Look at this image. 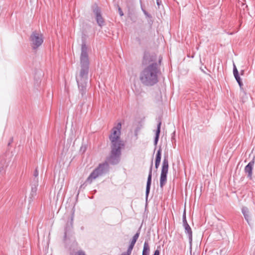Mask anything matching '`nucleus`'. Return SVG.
Returning a JSON list of instances; mask_svg holds the SVG:
<instances>
[{"label":"nucleus","instance_id":"cd10ccee","mask_svg":"<svg viewBox=\"0 0 255 255\" xmlns=\"http://www.w3.org/2000/svg\"><path fill=\"white\" fill-rule=\"evenodd\" d=\"M4 171V167L3 166L0 167V173L3 172Z\"/></svg>","mask_w":255,"mask_h":255},{"label":"nucleus","instance_id":"b1692460","mask_svg":"<svg viewBox=\"0 0 255 255\" xmlns=\"http://www.w3.org/2000/svg\"><path fill=\"white\" fill-rule=\"evenodd\" d=\"M115 5L117 6L118 8V11H119V14L120 15V16H123L124 12H123L122 8L120 7V6L119 5V4H117Z\"/></svg>","mask_w":255,"mask_h":255},{"label":"nucleus","instance_id":"2eb2a0df","mask_svg":"<svg viewBox=\"0 0 255 255\" xmlns=\"http://www.w3.org/2000/svg\"><path fill=\"white\" fill-rule=\"evenodd\" d=\"M73 216L71 217V222H70V226H68L65 228V233H64V238L66 239L67 238V236L68 234L69 230H70L71 228H72V225H73Z\"/></svg>","mask_w":255,"mask_h":255},{"label":"nucleus","instance_id":"2f4dec72","mask_svg":"<svg viewBox=\"0 0 255 255\" xmlns=\"http://www.w3.org/2000/svg\"><path fill=\"white\" fill-rule=\"evenodd\" d=\"M142 255H143V254H142Z\"/></svg>","mask_w":255,"mask_h":255},{"label":"nucleus","instance_id":"6e6552de","mask_svg":"<svg viewBox=\"0 0 255 255\" xmlns=\"http://www.w3.org/2000/svg\"><path fill=\"white\" fill-rule=\"evenodd\" d=\"M92 10L96 16V19L98 25L100 27H102L105 25V20L102 16L100 8L97 4H95L92 6Z\"/></svg>","mask_w":255,"mask_h":255},{"label":"nucleus","instance_id":"6ab92c4d","mask_svg":"<svg viewBox=\"0 0 255 255\" xmlns=\"http://www.w3.org/2000/svg\"><path fill=\"white\" fill-rule=\"evenodd\" d=\"M233 74H234L235 79H236L237 77H240L237 68L234 64V67H233Z\"/></svg>","mask_w":255,"mask_h":255},{"label":"nucleus","instance_id":"f3484780","mask_svg":"<svg viewBox=\"0 0 255 255\" xmlns=\"http://www.w3.org/2000/svg\"><path fill=\"white\" fill-rule=\"evenodd\" d=\"M161 158V149L160 147L157 151L155 161L157 162L160 163Z\"/></svg>","mask_w":255,"mask_h":255},{"label":"nucleus","instance_id":"5701e85b","mask_svg":"<svg viewBox=\"0 0 255 255\" xmlns=\"http://www.w3.org/2000/svg\"><path fill=\"white\" fill-rule=\"evenodd\" d=\"M182 219H183V225H185V224H188L187 221L186 220V212H185V211H184V213H183V214Z\"/></svg>","mask_w":255,"mask_h":255},{"label":"nucleus","instance_id":"aec40b11","mask_svg":"<svg viewBox=\"0 0 255 255\" xmlns=\"http://www.w3.org/2000/svg\"><path fill=\"white\" fill-rule=\"evenodd\" d=\"M33 176L34 177V181L35 182V184L38 183V178L37 177L38 176V171L37 168L35 169L34 173Z\"/></svg>","mask_w":255,"mask_h":255},{"label":"nucleus","instance_id":"423d86ee","mask_svg":"<svg viewBox=\"0 0 255 255\" xmlns=\"http://www.w3.org/2000/svg\"><path fill=\"white\" fill-rule=\"evenodd\" d=\"M121 128V123H119L116 127L112 128V133L109 136L111 145H124L123 141L120 139Z\"/></svg>","mask_w":255,"mask_h":255},{"label":"nucleus","instance_id":"a878e982","mask_svg":"<svg viewBox=\"0 0 255 255\" xmlns=\"http://www.w3.org/2000/svg\"><path fill=\"white\" fill-rule=\"evenodd\" d=\"M76 255H86L85 253L83 251H79L76 253Z\"/></svg>","mask_w":255,"mask_h":255},{"label":"nucleus","instance_id":"c756f323","mask_svg":"<svg viewBox=\"0 0 255 255\" xmlns=\"http://www.w3.org/2000/svg\"><path fill=\"white\" fill-rule=\"evenodd\" d=\"M244 70H242V71H241V75H243V74H244Z\"/></svg>","mask_w":255,"mask_h":255},{"label":"nucleus","instance_id":"412c9836","mask_svg":"<svg viewBox=\"0 0 255 255\" xmlns=\"http://www.w3.org/2000/svg\"><path fill=\"white\" fill-rule=\"evenodd\" d=\"M236 80L237 82H238V83L240 87L241 90H243V83L242 82V80H241L240 77H237L236 79Z\"/></svg>","mask_w":255,"mask_h":255},{"label":"nucleus","instance_id":"393cba45","mask_svg":"<svg viewBox=\"0 0 255 255\" xmlns=\"http://www.w3.org/2000/svg\"><path fill=\"white\" fill-rule=\"evenodd\" d=\"M160 246L157 247V249L154 251L153 255H160Z\"/></svg>","mask_w":255,"mask_h":255},{"label":"nucleus","instance_id":"a211bd4d","mask_svg":"<svg viewBox=\"0 0 255 255\" xmlns=\"http://www.w3.org/2000/svg\"><path fill=\"white\" fill-rule=\"evenodd\" d=\"M38 184H35L34 185V186L31 187V196L32 197H33L36 195V191H37V186Z\"/></svg>","mask_w":255,"mask_h":255},{"label":"nucleus","instance_id":"0eeeda50","mask_svg":"<svg viewBox=\"0 0 255 255\" xmlns=\"http://www.w3.org/2000/svg\"><path fill=\"white\" fill-rule=\"evenodd\" d=\"M168 156H164L162 164V169L160 177V187L162 188L167 182V175L168 171Z\"/></svg>","mask_w":255,"mask_h":255},{"label":"nucleus","instance_id":"dca6fc26","mask_svg":"<svg viewBox=\"0 0 255 255\" xmlns=\"http://www.w3.org/2000/svg\"><path fill=\"white\" fill-rule=\"evenodd\" d=\"M135 243L131 241L127 252H125V253L130 255Z\"/></svg>","mask_w":255,"mask_h":255},{"label":"nucleus","instance_id":"9b49d317","mask_svg":"<svg viewBox=\"0 0 255 255\" xmlns=\"http://www.w3.org/2000/svg\"><path fill=\"white\" fill-rule=\"evenodd\" d=\"M183 226L185 229L186 234L188 236L189 243L191 244L192 241V231L191 228L188 224H185Z\"/></svg>","mask_w":255,"mask_h":255},{"label":"nucleus","instance_id":"4468645a","mask_svg":"<svg viewBox=\"0 0 255 255\" xmlns=\"http://www.w3.org/2000/svg\"><path fill=\"white\" fill-rule=\"evenodd\" d=\"M150 251L149 246L147 241L144 243L142 254L149 255Z\"/></svg>","mask_w":255,"mask_h":255},{"label":"nucleus","instance_id":"1a4fd4ad","mask_svg":"<svg viewBox=\"0 0 255 255\" xmlns=\"http://www.w3.org/2000/svg\"><path fill=\"white\" fill-rule=\"evenodd\" d=\"M152 167H153V160H151L148 175L147 177V180L146 182V191H145V199L146 201L147 200L148 195L150 192V186L151 184V179H152Z\"/></svg>","mask_w":255,"mask_h":255},{"label":"nucleus","instance_id":"20e7f679","mask_svg":"<svg viewBox=\"0 0 255 255\" xmlns=\"http://www.w3.org/2000/svg\"><path fill=\"white\" fill-rule=\"evenodd\" d=\"M124 145H111V151L107 160L109 163L116 165L119 163L121 155V149Z\"/></svg>","mask_w":255,"mask_h":255},{"label":"nucleus","instance_id":"ddd939ff","mask_svg":"<svg viewBox=\"0 0 255 255\" xmlns=\"http://www.w3.org/2000/svg\"><path fill=\"white\" fill-rule=\"evenodd\" d=\"M242 212L244 216L245 220L249 224L250 215L248 208L246 207H243L242 209Z\"/></svg>","mask_w":255,"mask_h":255},{"label":"nucleus","instance_id":"7ed1b4c3","mask_svg":"<svg viewBox=\"0 0 255 255\" xmlns=\"http://www.w3.org/2000/svg\"><path fill=\"white\" fill-rule=\"evenodd\" d=\"M109 165L107 162L100 164L90 174L85 183L81 185L80 189L84 188L87 184H91L93 180L98 176L102 175L106 173L108 170Z\"/></svg>","mask_w":255,"mask_h":255},{"label":"nucleus","instance_id":"f257e3e1","mask_svg":"<svg viewBox=\"0 0 255 255\" xmlns=\"http://www.w3.org/2000/svg\"><path fill=\"white\" fill-rule=\"evenodd\" d=\"M161 60V59H159L157 62L155 54L144 53L142 62L144 67L139 74V80L143 85L152 86L158 83Z\"/></svg>","mask_w":255,"mask_h":255},{"label":"nucleus","instance_id":"bb28decb","mask_svg":"<svg viewBox=\"0 0 255 255\" xmlns=\"http://www.w3.org/2000/svg\"><path fill=\"white\" fill-rule=\"evenodd\" d=\"M160 165V163L157 162L155 161V167L156 169H157Z\"/></svg>","mask_w":255,"mask_h":255},{"label":"nucleus","instance_id":"7c9ffc66","mask_svg":"<svg viewBox=\"0 0 255 255\" xmlns=\"http://www.w3.org/2000/svg\"><path fill=\"white\" fill-rule=\"evenodd\" d=\"M156 3H157V4L158 5L160 4L159 0L158 1H156Z\"/></svg>","mask_w":255,"mask_h":255},{"label":"nucleus","instance_id":"f03ea898","mask_svg":"<svg viewBox=\"0 0 255 255\" xmlns=\"http://www.w3.org/2000/svg\"><path fill=\"white\" fill-rule=\"evenodd\" d=\"M88 48L85 40L81 44L80 63L81 69L79 75L76 77V81L80 92L83 96L87 91V84L88 81L90 61L89 59Z\"/></svg>","mask_w":255,"mask_h":255},{"label":"nucleus","instance_id":"4be33fe9","mask_svg":"<svg viewBox=\"0 0 255 255\" xmlns=\"http://www.w3.org/2000/svg\"><path fill=\"white\" fill-rule=\"evenodd\" d=\"M139 234H140V232H139V231H138L137 232V233L132 237L131 241H132L134 242H136L139 237Z\"/></svg>","mask_w":255,"mask_h":255},{"label":"nucleus","instance_id":"f8f14e48","mask_svg":"<svg viewBox=\"0 0 255 255\" xmlns=\"http://www.w3.org/2000/svg\"><path fill=\"white\" fill-rule=\"evenodd\" d=\"M161 123L159 122L157 126V129L155 132V135L154 137V144L156 146L157 145V142L159 140V134L160 132V128H161Z\"/></svg>","mask_w":255,"mask_h":255},{"label":"nucleus","instance_id":"9d476101","mask_svg":"<svg viewBox=\"0 0 255 255\" xmlns=\"http://www.w3.org/2000/svg\"><path fill=\"white\" fill-rule=\"evenodd\" d=\"M255 158L254 156L253 159L245 166V172L247 174V178L250 180L252 179L253 170L255 165Z\"/></svg>","mask_w":255,"mask_h":255},{"label":"nucleus","instance_id":"c85d7f7f","mask_svg":"<svg viewBox=\"0 0 255 255\" xmlns=\"http://www.w3.org/2000/svg\"><path fill=\"white\" fill-rule=\"evenodd\" d=\"M142 10L143 11L144 14L145 15H146L147 16H148V17L150 16V15L148 13V12L146 10H144L143 9H142Z\"/></svg>","mask_w":255,"mask_h":255},{"label":"nucleus","instance_id":"39448f33","mask_svg":"<svg viewBox=\"0 0 255 255\" xmlns=\"http://www.w3.org/2000/svg\"><path fill=\"white\" fill-rule=\"evenodd\" d=\"M30 46L33 50H37L43 42V35L36 30L33 31L29 37Z\"/></svg>","mask_w":255,"mask_h":255}]
</instances>
